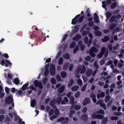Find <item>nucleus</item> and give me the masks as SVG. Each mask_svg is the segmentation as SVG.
I'll use <instances>...</instances> for the list:
<instances>
[{
    "label": "nucleus",
    "mask_w": 124,
    "mask_h": 124,
    "mask_svg": "<svg viewBox=\"0 0 124 124\" xmlns=\"http://www.w3.org/2000/svg\"><path fill=\"white\" fill-rule=\"evenodd\" d=\"M104 102V101L102 100H100L97 101L96 104H100V106L102 107L104 109H105L106 108V107L105 103H103Z\"/></svg>",
    "instance_id": "nucleus-9"
},
{
    "label": "nucleus",
    "mask_w": 124,
    "mask_h": 124,
    "mask_svg": "<svg viewBox=\"0 0 124 124\" xmlns=\"http://www.w3.org/2000/svg\"><path fill=\"white\" fill-rule=\"evenodd\" d=\"M49 64L46 65L45 67L44 75L45 76H47L49 73L48 68L49 67Z\"/></svg>",
    "instance_id": "nucleus-16"
},
{
    "label": "nucleus",
    "mask_w": 124,
    "mask_h": 124,
    "mask_svg": "<svg viewBox=\"0 0 124 124\" xmlns=\"http://www.w3.org/2000/svg\"><path fill=\"white\" fill-rule=\"evenodd\" d=\"M110 96L109 95H107L106 97L105 100V101L106 102H108L110 99Z\"/></svg>",
    "instance_id": "nucleus-38"
},
{
    "label": "nucleus",
    "mask_w": 124,
    "mask_h": 124,
    "mask_svg": "<svg viewBox=\"0 0 124 124\" xmlns=\"http://www.w3.org/2000/svg\"><path fill=\"white\" fill-rule=\"evenodd\" d=\"M107 121V118H105L103 119L102 123V124H104Z\"/></svg>",
    "instance_id": "nucleus-57"
},
{
    "label": "nucleus",
    "mask_w": 124,
    "mask_h": 124,
    "mask_svg": "<svg viewBox=\"0 0 124 124\" xmlns=\"http://www.w3.org/2000/svg\"><path fill=\"white\" fill-rule=\"evenodd\" d=\"M68 65V63H65L63 66V69L65 70H66L67 69Z\"/></svg>",
    "instance_id": "nucleus-37"
},
{
    "label": "nucleus",
    "mask_w": 124,
    "mask_h": 124,
    "mask_svg": "<svg viewBox=\"0 0 124 124\" xmlns=\"http://www.w3.org/2000/svg\"><path fill=\"white\" fill-rule=\"evenodd\" d=\"M90 102L89 99L88 98H85L83 101V104L84 105H85L88 104Z\"/></svg>",
    "instance_id": "nucleus-21"
},
{
    "label": "nucleus",
    "mask_w": 124,
    "mask_h": 124,
    "mask_svg": "<svg viewBox=\"0 0 124 124\" xmlns=\"http://www.w3.org/2000/svg\"><path fill=\"white\" fill-rule=\"evenodd\" d=\"M77 82L78 84L79 85L81 86L82 85V82L81 80L80 79H79L78 80Z\"/></svg>",
    "instance_id": "nucleus-44"
},
{
    "label": "nucleus",
    "mask_w": 124,
    "mask_h": 124,
    "mask_svg": "<svg viewBox=\"0 0 124 124\" xmlns=\"http://www.w3.org/2000/svg\"><path fill=\"white\" fill-rule=\"evenodd\" d=\"M75 45V42H73L70 44V47L71 48H73L74 47Z\"/></svg>",
    "instance_id": "nucleus-56"
},
{
    "label": "nucleus",
    "mask_w": 124,
    "mask_h": 124,
    "mask_svg": "<svg viewBox=\"0 0 124 124\" xmlns=\"http://www.w3.org/2000/svg\"><path fill=\"white\" fill-rule=\"evenodd\" d=\"M65 86H62L59 89L58 92H59L61 93L63 92Z\"/></svg>",
    "instance_id": "nucleus-28"
},
{
    "label": "nucleus",
    "mask_w": 124,
    "mask_h": 124,
    "mask_svg": "<svg viewBox=\"0 0 124 124\" xmlns=\"http://www.w3.org/2000/svg\"><path fill=\"white\" fill-rule=\"evenodd\" d=\"M92 70L91 69H89L86 71V75L88 76H89L92 73Z\"/></svg>",
    "instance_id": "nucleus-30"
},
{
    "label": "nucleus",
    "mask_w": 124,
    "mask_h": 124,
    "mask_svg": "<svg viewBox=\"0 0 124 124\" xmlns=\"http://www.w3.org/2000/svg\"><path fill=\"white\" fill-rule=\"evenodd\" d=\"M105 51V48L104 47L102 48L101 53L99 54L97 56L99 58H101L103 55Z\"/></svg>",
    "instance_id": "nucleus-18"
},
{
    "label": "nucleus",
    "mask_w": 124,
    "mask_h": 124,
    "mask_svg": "<svg viewBox=\"0 0 124 124\" xmlns=\"http://www.w3.org/2000/svg\"><path fill=\"white\" fill-rule=\"evenodd\" d=\"M36 103V101L34 99L31 101V107H33L35 105Z\"/></svg>",
    "instance_id": "nucleus-31"
},
{
    "label": "nucleus",
    "mask_w": 124,
    "mask_h": 124,
    "mask_svg": "<svg viewBox=\"0 0 124 124\" xmlns=\"http://www.w3.org/2000/svg\"><path fill=\"white\" fill-rule=\"evenodd\" d=\"M98 50L96 48L93 47L91 48L90 50V54L91 56L93 57H94L95 54L94 53H95L97 52Z\"/></svg>",
    "instance_id": "nucleus-3"
},
{
    "label": "nucleus",
    "mask_w": 124,
    "mask_h": 124,
    "mask_svg": "<svg viewBox=\"0 0 124 124\" xmlns=\"http://www.w3.org/2000/svg\"><path fill=\"white\" fill-rule=\"evenodd\" d=\"M2 56L6 58H8L9 57V56L7 53H4L3 54Z\"/></svg>",
    "instance_id": "nucleus-52"
},
{
    "label": "nucleus",
    "mask_w": 124,
    "mask_h": 124,
    "mask_svg": "<svg viewBox=\"0 0 124 124\" xmlns=\"http://www.w3.org/2000/svg\"><path fill=\"white\" fill-rule=\"evenodd\" d=\"M108 47L110 50H112V46L111 44H109L108 46Z\"/></svg>",
    "instance_id": "nucleus-61"
},
{
    "label": "nucleus",
    "mask_w": 124,
    "mask_h": 124,
    "mask_svg": "<svg viewBox=\"0 0 124 124\" xmlns=\"http://www.w3.org/2000/svg\"><path fill=\"white\" fill-rule=\"evenodd\" d=\"M61 75L62 78H65L66 75V73L65 72L63 71L61 72Z\"/></svg>",
    "instance_id": "nucleus-34"
},
{
    "label": "nucleus",
    "mask_w": 124,
    "mask_h": 124,
    "mask_svg": "<svg viewBox=\"0 0 124 124\" xmlns=\"http://www.w3.org/2000/svg\"><path fill=\"white\" fill-rule=\"evenodd\" d=\"M12 103V106L13 107L14 106V103L13 102V96L12 95H10L8 96L5 99L4 106H5Z\"/></svg>",
    "instance_id": "nucleus-1"
},
{
    "label": "nucleus",
    "mask_w": 124,
    "mask_h": 124,
    "mask_svg": "<svg viewBox=\"0 0 124 124\" xmlns=\"http://www.w3.org/2000/svg\"><path fill=\"white\" fill-rule=\"evenodd\" d=\"M111 3V0H107L106 1H103L102 2V7L104 8H105L106 6V5L110 4Z\"/></svg>",
    "instance_id": "nucleus-11"
},
{
    "label": "nucleus",
    "mask_w": 124,
    "mask_h": 124,
    "mask_svg": "<svg viewBox=\"0 0 124 124\" xmlns=\"http://www.w3.org/2000/svg\"><path fill=\"white\" fill-rule=\"evenodd\" d=\"M51 82L53 84H54L56 83V81L54 78H52L51 80Z\"/></svg>",
    "instance_id": "nucleus-45"
},
{
    "label": "nucleus",
    "mask_w": 124,
    "mask_h": 124,
    "mask_svg": "<svg viewBox=\"0 0 124 124\" xmlns=\"http://www.w3.org/2000/svg\"><path fill=\"white\" fill-rule=\"evenodd\" d=\"M80 95V93L79 92H77L75 95V96L76 98H78Z\"/></svg>",
    "instance_id": "nucleus-46"
},
{
    "label": "nucleus",
    "mask_w": 124,
    "mask_h": 124,
    "mask_svg": "<svg viewBox=\"0 0 124 124\" xmlns=\"http://www.w3.org/2000/svg\"><path fill=\"white\" fill-rule=\"evenodd\" d=\"M5 118L4 115H2L0 116V122H1Z\"/></svg>",
    "instance_id": "nucleus-53"
},
{
    "label": "nucleus",
    "mask_w": 124,
    "mask_h": 124,
    "mask_svg": "<svg viewBox=\"0 0 124 124\" xmlns=\"http://www.w3.org/2000/svg\"><path fill=\"white\" fill-rule=\"evenodd\" d=\"M63 56L65 58L67 59H69L70 57L69 55L67 54H65Z\"/></svg>",
    "instance_id": "nucleus-50"
},
{
    "label": "nucleus",
    "mask_w": 124,
    "mask_h": 124,
    "mask_svg": "<svg viewBox=\"0 0 124 124\" xmlns=\"http://www.w3.org/2000/svg\"><path fill=\"white\" fill-rule=\"evenodd\" d=\"M81 38V36L80 35L77 34L73 38V39L74 40L78 41Z\"/></svg>",
    "instance_id": "nucleus-23"
},
{
    "label": "nucleus",
    "mask_w": 124,
    "mask_h": 124,
    "mask_svg": "<svg viewBox=\"0 0 124 124\" xmlns=\"http://www.w3.org/2000/svg\"><path fill=\"white\" fill-rule=\"evenodd\" d=\"M75 74L76 77L77 78H78L79 77V75L78 74V72L77 70L75 71Z\"/></svg>",
    "instance_id": "nucleus-51"
},
{
    "label": "nucleus",
    "mask_w": 124,
    "mask_h": 124,
    "mask_svg": "<svg viewBox=\"0 0 124 124\" xmlns=\"http://www.w3.org/2000/svg\"><path fill=\"white\" fill-rule=\"evenodd\" d=\"M73 81L72 80H71L69 82L68 84V87H70L73 84Z\"/></svg>",
    "instance_id": "nucleus-39"
},
{
    "label": "nucleus",
    "mask_w": 124,
    "mask_h": 124,
    "mask_svg": "<svg viewBox=\"0 0 124 124\" xmlns=\"http://www.w3.org/2000/svg\"><path fill=\"white\" fill-rule=\"evenodd\" d=\"M68 120V117L65 118V119L63 117H62L58 119L57 120V121L58 122H62L63 123H64Z\"/></svg>",
    "instance_id": "nucleus-15"
},
{
    "label": "nucleus",
    "mask_w": 124,
    "mask_h": 124,
    "mask_svg": "<svg viewBox=\"0 0 124 124\" xmlns=\"http://www.w3.org/2000/svg\"><path fill=\"white\" fill-rule=\"evenodd\" d=\"M106 58L103 59L101 60L100 62V64L102 65L103 64L105 63V62L106 61Z\"/></svg>",
    "instance_id": "nucleus-43"
},
{
    "label": "nucleus",
    "mask_w": 124,
    "mask_h": 124,
    "mask_svg": "<svg viewBox=\"0 0 124 124\" xmlns=\"http://www.w3.org/2000/svg\"><path fill=\"white\" fill-rule=\"evenodd\" d=\"M96 113L98 114H101L104 115L105 114L104 111L102 109H100L96 112Z\"/></svg>",
    "instance_id": "nucleus-32"
},
{
    "label": "nucleus",
    "mask_w": 124,
    "mask_h": 124,
    "mask_svg": "<svg viewBox=\"0 0 124 124\" xmlns=\"http://www.w3.org/2000/svg\"><path fill=\"white\" fill-rule=\"evenodd\" d=\"M78 26H75L74 27V29H73L71 32L72 34H74L79 29Z\"/></svg>",
    "instance_id": "nucleus-22"
},
{
    "label": "nucleus",
    "mask_w": 124,
    "mask_h": 124,
    "mask_svg": "<svg viewBox=\"0 0 124 124\" xmlns=\"http://www.w3.org/2000/svg\"><path fill=\"white\" fill-rule=\"evenodd\" d=\"M90 97L92 98V100L95 103L96 102V100L95 98V95L93 93H92L90 95Z\"/></svg>",
    "instance_id": "nucleus-20"
},
{
    "label": "nucleus",
    "mask_w": 124,
    "mask_h": 124,
    "mask_svg": "<svg viewBox=\"0 0 124 124\" xmlns=\"http://www.w3.org/2000/svg\"><path fill=\"white\" fill-rule=\"evenodd\" d=\"M113 102L112 100H110L108 103L107 104V106L108 107H109L111 104Z\"/></svg>",
    "instance_id": "nucleus-55"
},
{
    "label": "nucleus",
    "mask_w": 124,
    "mask_h": 124,
    "mask_svg": "<svg viewBox=\"0 0 124 124\" xmlns=\"http://www.w3.org/2000/svg\"><path fill=\"white\" fill-rule=\"evenodd\" d=\"M8 115L11 118H12L14 117V119L16 121V119L18 118V116L17 115V112L15 110L13 111V113L10 112L8 114Z\"/></svg>",
    "instance_id": "nucleus-5"
},
{
    "label": "nucleus",
    "mask_w": 124,
    "mask_h": 124,
    "mask_svg": "<svg viewBox=\"0 0 124 124\" xmlns=\"http://www.w3.org/2000/svg\"><path fill=\"white\" fill-rule=\"evenodd\" d=\"M34 83L36 87H39L40 88H42V85L41 82H38L37 80H36L34 81Z\"/></svg>",
    "instance_id": "nucleus-13"
},
{
    "label": "nucleus",
    "mask_w": 124,
    "mask_h": 124,
    "mask_svg": "<svg viewBox=\"0 0 124 124\" xmlns=\"http://www.w3.org/2000/svg\"><path fill=\"white\" fill-rule=\"evenodd\" d=\"M14 82L17 85L19 82V80L17 78H16L14 79Z\"/></svg>",
    "instance_id": "nucleus-47"
},
{
    "label": "nucleus",
    "mask_w": 124,
    "mask_h": 124,
    "mask_svg": "<svg viewBox=\"0 0 124 124\" xmlns=\"http://www.w3.org/2000/svg\"><path fill=\"white\" fill-rule=\"evenodd\" d=\"M5 92L6 93L8 94L9 93V89L7 87H5Z\"/></svg>",
    "instance_id": "nucleus-49"
},
{
    "label": "nucleus",
    "mask_w": 124,
    "mask_h": 124,
    "mask_svg": "<svg viewBox=\"0 0 124 124\" xmlns=\"http://www.w3.org/2000/svg\"><path fill=\"white\" fill-rule=\"evenodd\" d=\"M116 6V3L114 2L112 3L110 7L112 8H113Z\"/></svg>",
    "instance_id": "nucleus-41"
},
{
    "label": "nucleus",
    "mask_w": 124,
    "mask_h": 124,
    "mask_svg": "<svg viewBox=\"0 0 124 124\" xmlns=\"http://www.w3.org/2000/svg\"><path fill=\"white\" fill-rule=\"evenodd\" d=\"M80 16V15H78L76 16L75 18L72 19L71 22V24H74L77 23L78 22L80 23L81 22L84 18V16H83L80 17L78 19V18Z\"/></svg>",
    "instance_id": "nucleus-2"
},
{
    "label": "nucleus",
    "mask_w": 124,
    "mask_h": 124,
    "mask_svg": "<svg viewBox=\"0 0 124 124\" xmlns=\"http://www.w3.org/2000/svg\"><path fill=\"white\" fill-rule=\"evenodd\" d=\"M75 113L74 110H71L70 112V114L69 115V116L70 117H71L72 116V115Z\"/></svg>",
    "instance_id": "nucleus-40"
},
{
    "label": "nucleus",
    "mask_w": 124,
    "mask_h": 124,
    "mask_svg": "<svg viewBox=\"0 0 124 124\" xmlns=\"http://www.w3.org/2000/svg\"><path fill=\"white\" fill-rule=\"evenodd\" d=\"M118 118V117L117 116H113L111 117V119L112 120H117Z\"/></svg>",
    "instance_id": "nucleus-54"
},
{
    "label": "nucleus",
    "mask_w": 124,
    "mask_h": 124,
    "mask_svg": "<svg viewBox=\"0 0 124 124\" xmlns=\"http://www.w3.org/2000/svg\"><path fill=\"white\" fill-rule=\"evenodd\" d=\"M71 103L72 104V105L70 108L71 109L74 108L76 110H78L81 107L79 105H75V104L76 103V102H74L73 101V102H71Z\"/></svg>",
    "instance_id": "nucleus-10"
},
{
    "label": "nucleus",
    "mask_w": 124,
    "mask_h": 124,
    "mask_svg": "<svg viewBox=\"0 0 124 124\" xmlns=\"http://www.w3.org/2000/svg\"><path fill=\"white\" fill-rule=\"evenodd\" d=\"M106 16L107 18H109L111 15V13L109 12H106Z\"/></svg>",
    "instance_id": "nucleus-42"
},
{
    "label": "nucleus",
    "mask_w": 124,
    "mask_h": 124,
    "mask_svg": "<svg viewBox=\"0 0 124 124\" xmlns=\"http://www.w3.org/2000/svg\"><path fill=\"white\" fill-rule=\"evenodd\" d=\"M55 115H54L50 118V119L52 120L56 117L59 114V111L57 109H56L55 110Z\"/></svg>",
    "instance_id": "nucleus-19"
},
{
    "label": "nucleus",
    "mask_w": 124,
    "mask_h": 124,
    "mask_svg": "<svg viewBox=\"0 0 124 124\" xmlns=\"http://www.w3.org/2000/svg\"><path fill=\"white\" fill-rule=\"evenodd\" d=\"M84 41L85 43L88 44V45L89 46L92 43V40L91 39H90L88 41V38L87 37H85L84 38Z\"/></svg>",
    "instance_id": "nucleus-14"
},
{
    "label": "nucleus",
    "mask_w": 124,
    "mask_h": 124,
    "mask_svg": "<svg viewBox=\"0 0 124 124\" xmlns=\"http://www.w3.org/2000/svg\"><path fill=\"white\" fill-rule=\"evenodd\" d=\"M82 77L84 82H85L87 81L88 79L87 78L83 76H82Z\"/></svg>",
    "instance_id": "nucleus-59"
},
{
    "label": "nucleus",
    "mask_w": 124,
    "mask_h": 124,
    "mask_svg": "<svg viewBox=\"0 0 124 124\" xmlns=\"http://www.w3.org/2000/svg\"><path fill=\"white\" fill-rule=\"evenodd\" d=\"M115 18V16H113L112 17L110 18V22H113Z\"/></svg>",
    "instance_id": "nucleus-60"
},
{
    "label": "nucleus",
    "mask_w": 124,
    "mask_h": 124,
    "mask_svg": "<svg viewBox=\"0 0 124 124\" xmlns=\"http://www.w3.org/2000/svg\"><path fill=\"white\" fill-rule=\"evenodd\" d=\"M29 88L30 89H31L32 90H35V88L32 85H31L29 87Z\"/></svg>",
    "instance_id": "nucleus-63"
},
{
    "label": "nucleus",
    "mask_w": 124,
    "mask_h": 124,
    "mask_svg": "<svg viewBox=\"0 0 124 124\" xmlns=\"http://www.w3.org/2000/svg\"><path fill=\"white\" fill-rule=\"evenodd\" d=\"M63 62V59L62 58H59V61L58 63L59 64L61 65L62 63Z\"/></svg>",
    "instance_id": "nucleus-48"
},
{
    "label": "nucleus",
    "mask_w": 124,
    "mask_h": 124,
    "mask_svg": "<svg viewBox=\"0 0 124 124\" xmlns=\"http://www.w3.org/2000/svg\"><path fill=\"white\" fill-rule=\"evenodd\" d=\"M87 116L86 114L83 115L81 116V119L84 121L87 120Z\"/></svg>",
    "instance_id": "nucleus-27"
},
{
    "label": "nucleus",
    "mask_w": 124,
    "mask_h": 124,
    "mask_svg": "<svg viewBox=\"0 0 124 124\" xmlns=\"http://www.w3.org/2000/svg\"><path fill=\"white\" fill-rule=\"evenodd\" d=\"M61 100L62 98L61 97H58L56 101L55 100H53V101H51L50 103V105L52 107H54L53 106L54 105L55 103L56 102L58 104H60L61 103Z\"/></svg>",
    "instance_id": "nucleus-7"
},
{
    "label": "nucleus",
    "mask_w": 124,
    "mask_h": 124,
    "mask_svg": "<svg viewBox=\"0 0 124 124\" xmlns=\"http://www.w3.org/2000/svg\"><path fill=\"white\" fill-rule=\"evenodd\" d=\"M89 32L88 31H84L82 33V35L83 36H85L87 35Z\"/></svg>",
    "instance_id": "nucleus-58"
},
{
    "label": "nucleus",
    "mask_w": 124,
    "mask_h": 124,
    "mask_svg": "<svg viewBox=\"0 0 124 124\" xmlns=\"http://www.w3.org/2000/svg\"><path fill=\"white\" fill-rule=\"evenodd\" d=\"M68 101V100L67 98L66 97H65L64 98V100L62 101L61 103L62 104H64Z\"/></svg>",
    "instance_id": "nucleus-29"
},
{
    "label": "nucleus",
    "mask_w": 124,
    "mask_h": 124,
    "mask_svg": "<svg viewBox=\"0 0 124 124\" xmlns=\"http://www.w3.org/2000/svg\"><path fill=\"white\" fill-rule=\"evenodd\" d=\"M85 68L84 65H83L82 67L80 65L78 66L77 70L78 72H80L81 73L83 74L85 72Z\"/></svg>",
    "instance_id": "nucleus-6"
},
{
    "label": "nucleus",
    "mask_w": 124,
    "mask_h": 124,
    "mask_svg": "<svg viewBox=\"0 0 124 124\" xmlns=\"http://www.w3.org/2000/svg\"><path fill=\"white\" fill-rule=\"evenodd\" d=\"M94 19L95 23H98L99 22V17L95 13L94 14Z\"/></svg>",
    "instance_id": "nucleus-17"
},
{
    "label": "nucleus",
    "mask_w": 124,
    "mask_h": 124,
    "mask_svg": "<svg viewBox=\"0 0 124 124\" xmlns=\"http://www.w3.org/2000/svg\"><path fill=\"white\" fill-rule=\"evenodd\" d=\"M87 85V84H86L84 85L82 88L81 90L82 91H84Z\"/></svg>",
    "instance_id": "nucleus-62"
},
{
    "label": "nucleus",
    "mask_w": 124,
    "mask_h": 124,
    "mask_svg": "<svg viewBox=\"0 0 124 124\" xmlns=\"http://www.w3.org/2000/svg\"><path fill=\"white\" fill-rule=\"evenodd\" d=\"M5 95V93H2L0 94V98H3Z\"/></svg>",
    "instance_id": "nucleus-64"
},
{
    "label": "nucleus",
    "mask_w": 124,
    "mask_h": 124,
    "mask_svg": "<svg viewBox=\"0 0 124 124\" xmlns=\"http://www.w3.org/2000/svg\"><path fill=\"white\" fill-rule=\"evenodd\" d=\"M5 61L6 62V63L5 64V66L6 67H8V65L7 64H8L9 66H11L12 64L8 60H6Z\"/></svg>",
    "instance_id": "nucleus-24"
},
{
    "label": "nucleus",
    "mask_w": 124,
    "mask_h": 124,
    "mask_svg": "<svg viewBox=\"0 0 124 124\" xmlns=\"http://www.w3.org/2000/svg\"><path fill=\"white\" fill-rule=\"evenodd\" d=\"M105 96V94L104 92H101V94H98L97 95V98H99L100 97H103Z\"/></svg>",
    "instance_id": "nucleus-26"
},
{
    "label": "nucleus",
    "mask_w": 124,
    "mask_h": 124,
    "mask_svg": "<svg viewBox=\"0 0 124 124\" xmlns=\"http://www.w3.org/2000/svg\"><path fill=\"white\" fill-rule=\"evenodd\" d=\"M72 94V92H70L68 93L66 95L68 97L70 98V101L71 103L73 102L74 100V97L71 95Z\"/></svg>",
    "instance_id": "nucleus-12"
},
{
    "label": "nucleus",
    "mask_w": 124,
    "mask_h": 124,
    "mask_svg": "<svg viewBox=\"0 0 124 124\" xmlns=\"http://www.w3.org/2000/svg\"><path fill=\"white\" fill-rule=\"evenodd\" d=\"M109 40V38L107 36L105 37L104 38L102 39V41L103 42H106Z\"/></svg>",
    "instance_id": "nucleus-36"
},
{
    "label": "nucleus",
    "mask_w": 124,
    "mask_h": 124,
    "mask_svg": "<svg viewBox=\"0 0 124 124\" xmlns=\"http://www.w3.org/2000/svg\"><path fill=\"white\" fill-rule=\"evenodd\" d=\"M28 83H27L23 85L22 87V89L23 91H24L27 88V86L29 85Z\"/></svg>",
    "instance_id": "nucleus-25"
},
{
    "label": "nucleus",
    "mask_w": 124,
    "mask_h": 124,
    "mask_svg": "<svg viewBox=\"0 0 124 124\" xmlns=\"http://www.w3.org/2000/svg\"><path fill=\"white\" fill-rule=\"evenodd\" d=\"M96 112L93 113L91 115V117L93 118H98L101 119L103 118V115L100 114H97Z\"/></svg>",
    "instance_id": "nucleus-4"
},
{
    "label": "nucleus",
    "mask_w": 124,
    "mask_h": 124,
    "mask_svg": "<svg viewBox=\"0 0 124 124\" xmlns=\"http://www.w3.org/2000/svg\"><path fill=\"white\" fill-rule=\"evenodd\" d=\"M95 35L98 36H100L101 35V33L99 31H97L95 32Z\"/></svg>",
    "instance_id": "nucleus-35"
},
{
    "label": "nucleus",
    "mask_w": 124,
    "mask_h": 124,
    "mask_svg": "<svg viewBox=\"0 0 124 124\" xmlns=\"http://www.w3.org/2000/svg\"><path fill=\"white\" fill-rule=\"evenodd\" d=\"M78 85H76L72 87L71 89L73 91H75L77 90L78 88Z\"/></svg>",
    "instance_id": "nucleus-33"
},
{
    "label": "nucleus",
    "mask_w": 124,
    "mask_h": 124,
    "mask_svg": "<svg viewBox=\"0 0 124 124\" xmlns=\"http://www.w3.org/2000/svg\"><path fill=\"white\" fill-rule=\"evenodd\" d=\"M50 73L51 75H54L55 74V65L53 64H51L50 69Z\"/></svg>",
    "instance_id": "nucleus-8"
}]
</instances>
